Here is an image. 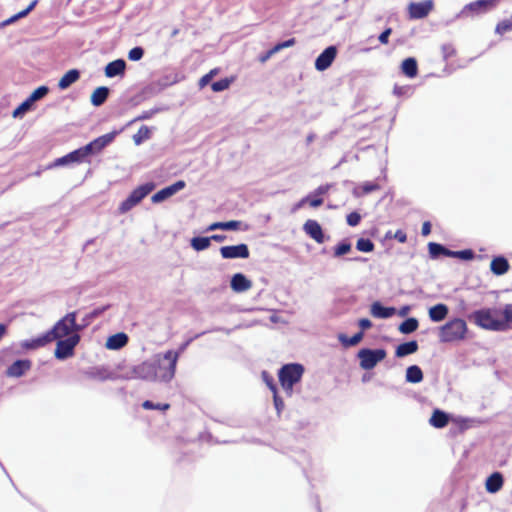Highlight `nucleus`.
<instances>
[{
  "instance_id": "nucleus-1",
  "label": "nucleus",
  "mask_w": 512,
  "mask_h": 512,
  "mask_svg": "<svg viewBox=\"0 0 512 512\" xmlns=\"http://www.w3.org/2000/svg\"><path fill=\"white\" fill-rule=\"evenodd\" d=\"M179 359V352L168 350L154 356L152 363L157 367L158 382L169 383L175 376L176 366Z\"/></svg>"
},
{
  "instance_id": "nucleus-2",
  "label": "nucleus",
  "mask_w": 512,
  "mask_h": 512,
  "mask_svg": "<svg viewBox=\"0 0 512 512\" xmlns=\"http://www.w3.org/2000/svg\"><path fill=\"white\" fill-rule=\"evenodd\" d=\"M467 333L465 320L454 318L439 328V340L442 343L460 342L466 339Z\"/></svg>"
},
{
  "instance_id": "nucleus-3",
  "label": "nucleus",
  "mask_w": 512,
  "mask_h": 512,
  "mask_svg": "<svg viewBox=\"0 0 512 512\" xmlns=\"http://www.w3.org/2000/svg\"><path fill=\"white\" fill-rule=\"evenodd\" d=\"M76 312L66 314L60 319L52 329L46 332L50 342L54 340H62L63 337H69L79 332L82 327L76 323Z\"/></svg>"
},
{
  "instance_id": "nucleus-4",
  "label": "nucleus",
  "mask_w": 512,
  "mask_h": 512,
  "mask_svg": "<svg viewBox=\"0 0 512 512\" xmlns=\"http://www.w3.org/2000/svg\"><path fill=\"white\" fill-rule=\"evenodd\" d=\"M494 313L495 311L489 308L479 309L471 314L470 319L482 329L497 332L506 331L504 322L495 318Z\"/></svg>"
},
{
  "instance_id": "nucleus-5",
  "label": "nucleus",
  "mask_w": 512,
  "mask_h": 512,
  "mask_svg": "<svg viewBox=\"0 0 512 512\" xmlns=\"http://www.w3.org/2000/svg\"><path fill=\"white\" fill-rule=\"evenodd\" d=\"M304 373V367L298 363L282 366L278 372L280 384L284 391L291 396L294 384L298 383Z\"/></svg>"
},
{
  "instance_id": "nucleus-6",
  "label": "nucleus",
  "mask_w": 512,
  "mask_h": 512,
  "mask_svg": "<svg viewBox=\"0 0 512 512\" xmlns=\"http://www.w3.org/2000/svg\"><path fill=\"white\" fill-rule=\"evenodd\" d=\"M155 185L153 183L143 184L134 189L129 196L120 204L119 211L126 213L140 203L153 189Z\"/></svg>"
},
{
  "instance_id": "nucleus-7",
  "label": "nucleus",
  "mask_w": 512,
  "mask_h": 512,
  "mask_svg": "<svg viewBox=\"0 0 512 512\" xmlns=\"http://www.w3.org/2000/svg\"><path fill=\"white\" fill-rule=\"evenodd\" d=\"M357 357L362 369L371 370L386 357V351L384 349L362 348L358 351Z\"/></svg>"
},
{
  "instance_id": "nucleus-8",
  "label": "nucleus",
  "mask_w": 512,
  "mask_h": 512,
  "mask_svg": "<svg viewBox=\"0 0 512 512\" xmlns=\"http://www.w3.org/2000/svg\"><path fill=\"white\" fill-rule=\"evenodd\" d=\"M79 341L80 336L78 333H74L66 339L58 340L55 349V357L59 360H65L69 358L73 355L74 348L79 343Z\"/></svg>"
},
{
  "instance_id": "nucleus-9",
  "label": "nucleus",
  "mask_w": 512,
  "mask_h": 512,
  "mask_svg": "<svg viewBox=\"0 0 512 512\" xmlns=\"http://www.w3.org/2000/svg\"><path fill=\"white\" fill-rule=\"evenodd\" d=\"M498 0H477L463 7L459 17L480 15L494 8Z\"/></svg>"
},
{
  "instance_id": "nucleus-10",
  "label": "nucleus",
  "mask_w": 512,
  "mask_h": 512,
  "mask_svg": "<svg viewBox=\"0 0 512 512\" xmlns=\"http://www.w3.org/2000/svg\"><path fill=\"white\" fill-rule=\"evenodd\" d=\"M129 378L142 379L147 381H157V367L152 361H145L134 366Z\"/></svg>"
},
{
  "instance_id": "nucleus-11",
  "label": "nucleus",
  "mask_w": 512,
  "mask_h": 512,
  "mask_svg": "<svg viewBox=\"0 0 512 512\" xmlns=\"http://www.w3.org/2000/svg\"><path fill=\"white\" fill-rule=\"evenodd\" d=\"M433 9V1L425 0L422 2H412L408 6L409 17L411 19L425 18Z\"/></svg>"
},
{
  "instance_id": "nucleus-12",
  "label": "nucleus",
  "mask_w": 512,
  "mask_h": 512,
  "mask_svg": "<svg viewBox=\"0 0 512 512\" xmlns=\"http://www.w3.org/2000/svg\"><path fill=\"white\" fill-rule=\"evenodd\" d=\"M337 56L336 46H328L315 60V69L325 71L328 69Z\"/></svg>"
},
{
  "instance_id": "nucleus-13",
  "label": "nucleus",
  "mask_w": 512,
  "mask_h": 512,
  "mask_svg": "<svg viewBox=\"0 0 512 512\" xmlns=\"http://www.w3.org/2000/svg\"><path fill=\"white\" fill-rule=\"evenodd\" d=\"M116 136V132L107 133L105 135H102L87 145H85V150L89 155L98 154L101 152L106 146H108L110 143L113 142L114 138Z\"/></svg>"
},
{
  "instance_id": "nucleus-14",
  "label": "nucleus",
  "mask_w": 512,
  "mask_h": 512,
  "mask_svg": "<svg viewBox=\"0 0 512 512\" xmlns=\"http://www.w3.org/2000/svg\"><path fill=\"white\" fill-rule=\"evenodd\" d=\"M220 254L224 259H246L250 252L246 244H238L233 246H223L220 248Z\"/></svg>"
},
{
  "instance_id": "nucleus-15",
  "label": "nucleus",
  "mask_w": 512,
  "mask_h": 512,
  "mask_svg": "<svg viewBox=\"0 0 512 512\" xmlns=\"http://www.w3.org/2000/svg\"><path fill=\"white\" fill-rule=\"evenodd\" d=\"M186 186V183L183 180H179L175 182L174 184L167 186L160 191L156 192L152 197L151 200L153 203H160L169 197L176 194L178 191L182 190Z\"/></svg>"
},
{
  "instance_id": "nucleus-16",
  "label": "nucleus",
  "mask_w": 512,
  "mask_h": 512,
  "mask_svg": "<svg viewBox=\"0 0 512 512\" xmlns=\"http://www.w3.org/2000/svg\"><path fill=\"white\" fill-rule=\"evenodd\" d=\"M303 230L309 237H311L317 243H324L325 236L322 227L316 220H307L303 225Z\"/></svg>"
},
{
  "instance_id": "nucleus-17",
  "label": "nucleus",
  "mask_w": 512,
  "mask_h": 512,
  "mask_svg": "<svg viewBox=\"0 0 512 512\" xmlns=\"http://www.w3.org/2000/svg\"><path fill=\"white\" fill-rule=\"evenodd\" d=\"M31 366L32 363L28 359L16 360L7 368L6 374L9 377L18 378L23 376L28 370H30Z\"/></svg>"
},
{
  "instance_id": "nucleus-18",
  "label": "nucleus",
  "mask_w": 512,
  "mask_h": 512,
  "mask_svg": "<svg viewBox=\"0 0 512 512\" xmlns=\"http://www.w3.org/2000/svg\"><path fill=\"white\" fill-rule=\"evenodd\" d=\"M230 285L233 291L241 293L249 290L252 282L244 274L236 273L232 276Z\"/></svg>"
},
{
  "instance_id": "nucleus-19",
  "label": "nucleus",
  "mask_w": 512,
  "mask_h": 512,
  "mask_svg": "<svg viewBox=\"0 0 512 512\" xmlns=\"http://www.w3.org/2000/svg\"><path fill=\"white\" fill-rule=\"evenodd\" d=\"M370 313L373 317L379 319H387L396 313L394 307H385L379 301L372 303Z\"/></svg>"
},
{
  "instance_id": "nucleus-20",
  "label": "nucleus",
  "mask_w": 512,
  "mask_h": 512,
  "mask_svg": "<svg viewBox=\"0 0 512 512\" xmlns=\"http://www.w3.org/2000/svg\"><path fill=\"white\" fill-rule=\"evenodd\" d=\"M89 378L99 381L115 380L117 377L105 367H94L85 373Z\"/></svg>"
},
{
  "instance_id": "nucleus-21",
  "label": "nucleus",
  "mask_w": 512,
  "mask_h": 512,
  "mask_svg": "<svg viewBox=\"0 0 512 512\" xmlns=\"http://www.w3.org/2000/svg\"><path fill=\"white\" fill-rule=\"evenodd\" d=\"M126 68V62L123 59H117L108 63L105 67V75L109 78L123 75Z\"/></svg>"
},
{
  "instance_id": "nucleus-22",
  "label": "nucleus",
  "mask_w": 512,
  "mask_h": 512,
  "mask_svg": "<svg viewBox=\"0 0 512 512\" xmlns=\"http://www.w3.org/2000/svg\"><path fill=\"white\" fill-rule=\"evenodd\" d=\"M504 479L500 472L492 473L485 483L486 490L489 493H497L503 486Z\"/></svg>"
},
{
  "instance_id": "nucleus-23",
  "label": "nucleus",
  "mask_w": 512,
  "mask_h": 512,
  "mask_svg": "<svg viewBox=\"0 0 512 512\" xmlns=\"http://www.w3.org/2000/svg\"><path fill=\"white\" fill-rule=\"evenodd\" d=\"M448 313V306L443 303H439L430 307L428 311L429 318L433 322H440L444 320L447 317Z\"/></svg>"
},
{
  "instance_id": "nucleus-24",
  "label": "nucleus",
  "mask_w": 512,
  "mask_h": 512,
  "mask_svg": "<svg viewBox=\"0 0 512 512\" xmlns=\"http://www.w3.org/2000/svg\"><path fill=\"white\" fill-rule=\"evenodd\" d=\"M128 342V336L125 333H117L107 339L106 347L111 350L123 348Z\"/></svg>"
},
{
  "instance_id": "nucleus-25",
  "label": "nucleus",
  "mask_w": 512,
  "mask_h": 512,
  "mask_svg": "<svg viewBox=\"0 0 512 512\" xmlns=\"http://www.w3.org/2000/svg\"><path fill=\"white\" fill-rule=\"evenodd\" d=\"M509 263L503 256L495 257L490 264V269L495 275H503L509 270Z\"/></svg>"
},
{
  "instance_id": "nucleus-26",
  "label": "nucleus",
  "mask_w": 512,
  "mask_h": 512,
  "mask_svg": "<svg viewBox=\"0 0 512 512\" xmlns=\"http://www.w3.org/2000/svg\"><path fill=\"white\" fill-rule=\"evenodd\" d=\"M110 90L106 86L98 87L94 90V92L91 95V103L92 105L99 107L103 105L108 96H109Z\"/></svg>"
},
{
  "instance_id": "nucleus-27",
  "label": "nucleus",
  "mask_w": 512,
  "mask_h": 512,
  "mask_svg": "<svg viewBox=\"0 0 512 512\" xmlns=\"http://www.w3.org/2000/svg\"><path fill=\"white\" fill-rule=\"evenodd\" d=\"M50 343L46 333L43 335L29 340H24L21 342V347L26 350H35L40 347L45 346L46 344Z\"/></svg>"
},
{
  "instance_id": "nucleus-28",
  "label": "nucleus",
  "mask_w": 512,
  "mask_h": 512,
  "mask_svg": "<svg viewBox=\"0 0 512 512\" xmlns=\"http://www.w3.org/2000/svg\"><path fill=\"white\" fill-rule=\"evenodd\" d=\"M80 77V72L77 69H71L66 72L58 82V87L62 90L67 89L75 83Z\"/></svg>"
},
{
  "instance_id": "nucleus-29",
  "label": "nucleus",
  "mask_w": 512,
  "mask_h": 512,
  "mask_svg": "<svg viewBox=\"0 0 512 512\" xmlns=\"http://www.w3.org/2000/svg\"><path fill=\"white\" fill-rule=\"evenodd\" d=\"M449 422V415L439 409L434 410L429 423L435 428H443Z\"/></svg>"
},
{
  "instance_id": "nucleus-30",
  "label": "nucleus",
  "mask_w": 512,
  "mask_h": 512,
  "mask_svg": "<svg viewBox=\"0 0 512 512\" xmlns=\"http://www.w3.org/2000/svg\"><path fill=\"white\" fill-rule=\"evenodd\" d=\"M401 70L404 75L414 78L418 73L417 61L413 57L406 58L401 64Z\"/></svg>"
},
{
  "instance_id": "nucleus-31",
  "label": "nucleus",
  "mask_w": 512,
  "mask_h": 512,
  "mask_svg": "<svg viewBox=\"0 0 512 512\" xmlns=\"http://www.w3.org/2000/svg\"><path fill=\"white\" fill-rule=\"evenodd\" d=\"M418 350V343L417 341H409L402 343L397 346L395 354L397 357L402 358L405 356H408L410 354L415 353Z\"/></svg>"
},
{
  "instance_id": "nucleus-32",
  "label": "nucleus",
  "mask_w": 512,
  "mask_h": 512,
  "mask_svg": "<svg viewBox=\"0 0 512 512\" xmlns=\"http://www.w3.org/2000/svg\"><path fill=\"white\" fill-rule=\"evenodd\" d=\"M241 222L236 220H231L227 222H214L211 225L208 226L207 231H214V230H226V231H232L237 230L240 228Z\"/></svg>"
},
{
  "instance_id": "nucleus-33",
  "label": "nucleus",
  "mask_w": 512,
  "mask_h": 512,
  "mask_svg": "<svg viewBox=\"0 0 512 512\" xmlns=\"http://www.w3.org/2000/svg\"><path fill=\"white\" fill-rule=\"evenodd\" d=\"M423 380V372L417 365L409 366L406 370V381L409 383H420Z\"/></svg>"
},
{
  "instance_id": "nucleus-34",
  "label": "nucleus",
  "mask_w": 512,
  "mask_h": 512,
  "mask_svg": "<svg viewBox=\"0 0 512 512\" xmlns=\"http://www.w3.org/2000/svg\"><path fill=\"white\" fill-rule=\"evenodd\" d=\"M429 254L431 258H437L440 255L449 256L452 255L451 250L447 249L441 244L430 242L428 244Z\"/></svg>"
},
{
  "instance_id": "nucleus-35",
  "label": "nucleus",
  "mask_w": 512,
  "mask_h": 512,
  "mask_svg": "<svg viewBox=\"0 0 512 512\" xmlns=\"http://www.w3.org/2000/svg\"><path fill=\"white\" fill-rule=\"evenodd\" d=\"M380 186L373 182H365L359 187H356L353 190V194L355 197H361L363 195L369 194L373 191L379 190Z\"/></svg>"
},
{
  "instance_id": "nucleus-36",
  "label": "nucleus",
  "mask_w": 512,
  "mask_h": 512,
  "mask_svg": "<svg viewBox=\"0 0 512 512\" xmlns=\"http://www.w3.org/2000/svg\"><path fill=\"white\" fill-rule=\"evenodd\" d=\"M418 320L416 318H407L399 325V331L402 334H410L417 330L418 328Z\"/></svg>"
},
{
  "instance_id": "nucleus-37",
  "label": "nucleus",
  "mask_w": 512,
  "mask_h": 512,
  "mask_svg": "<svg viewBox=\"0 0 512 512\" xmlns=\"http://www.w3.org/2000/svg\"><path fill=\"white\" fill-rule=\"evenodd\" d=\"M211 244V238L209 237H194L191 239V247L196 251H202L207 249Z\"/></svg>"
},
{
  "instance_id": "nucleus-38",
  "label": "nucleus",
  "mask_w": 512,
  "mask_h": 512,
  "mask_svg": "<svg viewBox=\"0 0 512 512\" xmlns=\"http://www.w3.org/2000/svg\"><path fill=\"white\" fill-rule=\"evenodd\" d=\"M351 243L348 240H342L334 247L333 256L339 258L351 251Z\"/></svg>"
},
{
  "instance_id": "nucleus-39",
  "label": "nucleus",
  "mask_w": 512,
  "mask_h": 512,
  "mask_svg": "<svg viewBox=\"0 0 512 512\" xmlns=\"http://www.w3.org/2000/svg\"><path fill=\"white\" fill-rule=\"evenodd\" d=\"M363 338V332H358L356 333L355 335H353L352 337L348 338L347 336L345 335H339L338 339L339 341L344 345V346H355L357 345Z\"/></svg>"
},
{
  "instance_id": "nucleus-40",
  "label": "nucleus",
  "mask_w": 512,
  "mask_h": 512,
  "mask_svg": "<svg viewBox=\"0 0 512 512\" xmlns=\"http://www.w3.org/2000/svg\"><path fill=\"white\" fill-rule=\"evenodd\" d=\"M375 248L374 243L368 238H359L356 243V249L361 252L369 253Z\"/></svg>"
},
{
  "instance_id": "nucleus-41",
  "label": "nucleus",
  "mask_w": 512,
  "mask_h": 512,
  "mask_svg": "<svg viewBox=\"0 0 512 512\" xmlns=\"http://www.w3.org/2000/svg\"><path fill=\"white\" fill-rule=\"evenodd\" d=\"M48 92L49 88L47 86H40L30 94L28 99L34 104L35 102L44 98L48 94Z\"/></svg>"
},
{
  "instance_id": "nucleus-42",
  "label": "nucleus",
  "mask_w": 512,
  "mask_h": 512,
  "mask_svg": "<svg viewBox=\"0 0 512 512\" xmlns=\"http://www.w3.org/2000/svg\"><path fill=\"white\" fill-rule=\"evenodd\" d=\"M88 156L90 155L87 153L84 146L69 153V158L73 159L74 163H81L85 161Z\"/></svg>"
},
{
  "instance_id": "nucleus-43",
  "label": "nucleus",
  "mask_w": 512,
  "mask_h": 512,
  "mask_svg": "<svg viewBox=\"0 0 512 512\" xmlns=\"http://www.w3.org/2000/svg\"><path fill=\"white\" fill-rule=\"evenodd\" d=\"M150 138V130L147 126H141L138 132L133 136L136 145H140L144 140Z\"/></svg>"
},
{
  "instance_id": "nucleus-44",
  "label": "nucleus",
  "mask_w": 512,
  "mask_h": 512,
  "mask_svg": "<svg viewBox=\"0 0 512 512\" xmlns=\"http://www.w3.org/2000/svg\"><path fill=\"white\" fill-rule=\"evenodd\" d=\"M33 106V103L29 101L27 98L25 101H23L14 111H13V117L19 118L22 117L26 112H28Z\"/></svg>"
},
{
  "instance_id": "nucleus-45",
  "label": "nucleus",
  "mask_w": 512,
  "mask_h": 512,
  "mask_svg": "<svg viewBox=\"0 0 512 512\" xmlns=\"http://www.w3.org/2000/svg\"><path fill=\"white\" fill-rule=\"evenodd\" d=\"M502 314L504 318L501 320L504 322L507 331L512 323V304L505 305Z\"/></svg>"
},
{
  "instance_id": "nucleus-46",
  "label": "nucleus",
  "mask_w": 512,
  "mask_h": 512,
  "mask_svg": "<svg viewBox=\"0 0 512 512\" xmlns=\"http://www.w3.org/2000/svg\"><path fill=\"white\" fill-rule=\"evenodd\" d=\"M450 257L459 258L462 260H472L474 258V252L470 249L451 251Z\"/></svg>"
},
{
  "instance_id": "nucleus-47",
  "label": "nucleus",
  "mask_w": 512,
  "mask_h": 512,
  "mask_svg": "<svg viewBox=\"0 0 512 512\" xmlns=\"http://www.w3.org/2000/svg\"><path fill=\"white\" fill-rule=\"evenodd\" d=\"M512 30V17L499 22L496 26L495 32L497 34H503Z\"/></svg>"
},
{
  "instance_id": "nucleus-48",
  "label": "nucleus",
  "mask_w": 512,
  "mask_h": 512,
  "mask_svg": "<svg viewBox=\"0 0 512 512\" xmlns=\"http://www.w3.org/2000/svg\"><path fill=\"white\" fill-rule=\"evenodd\" d=\"M231 81L227 78L220 79L212 83L211 88L214 92H221L229 88Z\"/></svg>"
},
{
  "instance_id": "nucleus-49",
  "label": "nucleus",
  "mask_w": 512,
  "mask_h": 512,
  "mask_svg": "<svg viewBox=\"0 0 512 512\" xmlns=\"http://www.w3.org/2000/svg\"><path fill=\"white\" fill-rule=\"evenodd\" d=\"M142 407L147 410H167L170 407V405L167 403H154L150 400H146L143 402Z\"/></svg>"
},
{
  "instance_id": "nucleus-50",
  "label": "nucleus",
  "mask_w": 512,
  "mask_h": 512,
  "mask_svg": "<svg viewBox=\"0 0 512 512\" xmlns=\"http://www.w3.org/2000/svg\"><path fill=\"white\" fill-rule=\"evenodd\" d=\"M144 55V49L142 47H134L128 53V58L131 61H139Z\"/></svg>"
},
{
  "instance_id": "nucleus-51",
  "label": "nucleus",
  "mask_w": 512,
  "mask_h": 512,
  "mask_svg": "<svg viewBox=\"0 0 512 512\" xmlns=\"http://www.w3.org/2000/svg\"><path fill=\"white\" fill-rule=\"evenodd\" d=\"M262 378H263V381L266 383V385L269 387V389L272 392H276L277 391V387H276V384L274 383V379H273V377L268 372L263 371L262 372Z\"/></svg>"
},
{
  "instance_id": "nucleus-52",
  "label": "nucleus",
  "mask_w": 512,
  "mask_h": 512,
  "mask_svg": "<svg viewBox=\"0 0 512 512\" xmlns=\"http://www.w3.org/2000/svg\"><path fill=\"white\" fill-rule=\"evenodd\" d=\"M37 3H38V0H33L26 9H24V10L20 11L19 13L15 14L14 15V19H16V21H17V20H19L21 18L26 17L35 8Z\"/></svg>"
},
{
  "instance_id": "nucleus-53",
  "label": "nucleus",
  "mask_w": 512,
  "mask_h": 512,
  "mask_svg": "<svg viewBox=\"0 0 512 512\" xmlns=\"http://www.w3.org/2000/svg\"><path fill=\"white\" fill-rule=\"evenodd\" d=\"M346 220H347V224L349 226L354 227V226H357L360 223L361 216L357 212H351L350 214L347 215Z\"/></svg>"
},
{
  "instance_id": "nucleus-54",
  "label": "nucleus",
  "mask_w": 512,
  "mask_h": 512,
  "mask_svg": "<svg viewBox=\"0 0 512 512\" xmlns=\"http://www.w3.org/2000/svg\"><path fill=\"white\" fill-rule=\"evenodd\" d=\"M273 401H274V406H275V409L277 410V413L280 414L281 411L284 409V402L278 396L277 391L273 392Z\"/></svg>"
},
{
  "instance_id": "nucleus-55",
  "label": "nucleus",
  "mask_w": 512,
  "mask_h": 512,
  "mask_svg": "<svg viewBox=\"0 0 512 512\" xmlns=\"http://www.w3.org/2000/svg\"><path fill=\"white\" fill-rule=\"evenodd\" d=\"M442 53L444 59H448L455 54V49L451 44H444L442 46Z\"/></svg>"
},
{
  "instance_id": "nucleus-56",
  "label": "nucleus",
  "mask_w": 512,
  "mask_h": 512,
  "mask_svg": "<svg viewBox=\"0 0 512 512\" xmlns=\"http://www.w3.org/2000/svg\"><path fill=\"white\" fill-rule=\"evenodd\" d=\"M215 73H216L215 70H211L209 73H207L206 75L201 77V79L199 80V86L201 88L205 87L212 80Z\"/></svg>"
},
{
  "instance_id": "nucleus-57",
  "label": "nucleus",
  "mask_w": 512,
  "mask_h": 512,
  "mask_svg": "<svg viewBox=\"0 0 512 512\" xmlns=\"http://www.w3.org/2000/svg\"><path fill=\"white\" fill-rule=\"evenodd\" d=\"M70 163H74L73 162V159H70L69 158V153L63 157H60V158H57L55 161H54V164L53 166H64V165H67V164H70Z\"/></svg>"
},
{
  "instance_id": "nucleus-58",
  "label": "nucleus",
  "mask_w": 512,
  "mask_h": 512,
  "mask_svg": "<svg viewBox=\"0 0 512 512\" xmlns=\"http://www.w3.org/2000/svg\"><path fill=\"white\" fill-rule=\"evenodd\" d=\"M295 44V39L294 38H291V39H288L286 41H283V42H280L278 44H276L274 46V48L276 49L277 52H279L280 50L284 49V48H288V47H291Z\"/></svg>"
},
{
  "instance_id": "nucleus-59",
  "label": "nucleus",
  "mask_w": 512,
  "mask_h": 512,
  "mask_svg": "<svg viewBox=\"0 0 512 512\" xmlns=\"http://www.w3.org/2000/svg\"><path fill=\"white\" fill-rule=\"evenodd\" d=\"M310 199L307 201L309 205L313 208H317L323 204V199L321 197H315L312 193L309 194Z\"/></svg>"
},
{
  "instance_id": "nucleus-60",
  "label": "nucleus",
  "mask_w": 512,
  "mask_h": 512,
  "mask_svg": "<svg viewBox=\"0 0 512 512\" xmlns=\"http://www.w3.org/2000/svg\"><path fill=\"white\" fill-rule=\"evenodd\" d=\"M392 33V29L391 28H386L378 37V40L381 44H387L388 43V39H389V36L391 35Z\"/></svg>"
},
{
  "instance_id": "nucleus-61",
  "label": "nucleus",
  "mask_w": 512,
  "mask_h": 512,
  "mask_svg": "<svg viewBox=\"0 0 512 512\" xmlns=\"http://www.w3.org/2000/svg\"><path fill=\"white\" fill-rule=\"evenodd\" d=\"M330 185H321L312 193L315 197H321L328 193Z\"/></svg>"
},
{
  "instance_id": "nucleus-62",
  "label": "nucleus",
  "mask_w": 512,
  "mask_h": 512,
  "mask_svg": "<svg viewBox=\"0 0 512 512\" xmlns=\"http://www.w3.org/2000/svg\"><path fill=\"white\" fill-rule=\"evenodd\" d=\"M275 53H277L276 49L273 47L264 54L260 55L259 61L261 63H265L268 59H270Z\"/></svg>"
},
{
  "instance_id": "nucleus-63",
  "label": "nucleus",
  "mask_w": 512,
  "mask_h": 512,
  "mask_svg": "<svg viewBox=\"0 0 512 512\" xmlns=\"http://www.w3.org/2000/svg\"><path fill=\"white\" fill-rule=\"evenodd\" d=\"M394 238L400 243H405L407 241V234L402 230H397L394 234Z\"/></svg>"
},
{
  "instance_id": "nucleus-64",
  "label": "nucleus",
  "mask_w": 512,
  "mask_h": 512,
  "mask_svg": "<svg viewBox=\"0 0 512 512\" xmlns=\"http://www.w3.org/2000/svg\"><path fill=\"white\" fill-rule=\"evenodd\" d=\"M358 325L362 330H367L372 327V322L367 318H362L358 321Z\"/></svg>"
}]
</instances>
